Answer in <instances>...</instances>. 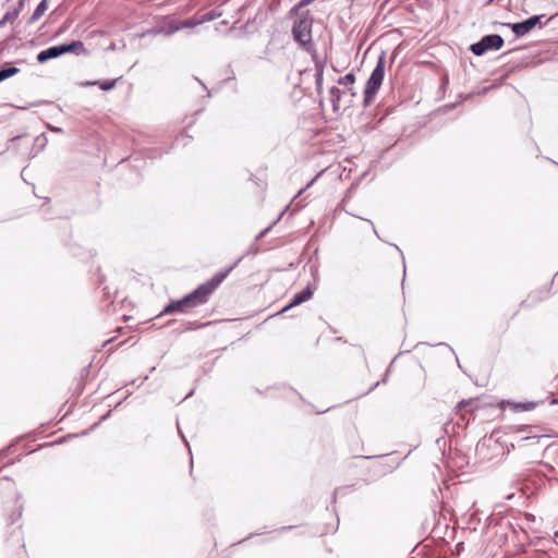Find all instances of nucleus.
I'll list each match as a JSON object with an SVG mask.
<instances>
[{
    "mask_svg": "<svg viewBox=\"0 0 558 558\" xmlns=\"http://www.w3.org/2000/svg\"><path fill=\"white\" fill-rule=\"evenodd\" d=\"M230 269L220 271L206 282L199 284L194 291L182 298L181 300L171 301L162 311L161 314L173 313H191L193 310L206 304L215 290L226 279Z\"/></svg>",
    "mask_w": 558,
    "mask_h": 558,
    "instance_id": "f257e3e1",
    "label": "nucleus"
},
{
    "mask_svg": "<svg viewBox=\"0 0 558 558\" xmlns=\"http://www.w3.org/2000/svg\"><path fill=\"white\" fill-rule=\"evenodd\" d=\"M313 0H301L290 12L291 15L294 16L292 27L293 37L303 47L312 43L313 16L310 10L304 9Z\"/></svg>",
    "mask_w": 558,
    "mask_h": 558,
    "instance_id": "f03ea898",
    "label": "nucleus"
},
{
    "mask_svg": "<svg viewBox=\"0 0 558 558\" xmlns=\"http://www.w3.org/2000/svg\"><path fill=\"white\" fill-rule=\"evenodd\" d=\"M68 52H73L76 54L87 53L84 44L80 40H76V41H72L69 45L53 46L46 50H43L38 53L37 60H38V62L44 63L50 59L58 58L61 54H64Z\"/></svg>",
    "mask_w": 558,
    "mask_h": 558,
    "instance_id": "7ed1b4c3",
    "label": "nucleus"
},
{
    "mask_svg": "<svg viewBox=\"0 0 558 558\" xmlns=\"http://www.w3.org/2000/svg\"><path fill=\"white\" fill-rule=\"evenodd\" d=\"M385 75V60L384 58H379L375 69L373 70L368 81L366 82L365 89H364V105L368 106L372 101L374 96L376 95L377 90L383 84Z\"/></svg>",
    "mask_w": 558,
    "mask_h": 558,
    "instance_id": "20e7f679",
    "label": "nucleus"
},
{
    "mask_svg": "<svg viewBox=\"0 0 558 558\" xmlns=\"http://www.w3.org/2000/svg\"><path fill=\"white\" fill-rule=\"evenodd\" d=\"M504 39L499 35H486L478 43L471 46V51L476 56H482L487 50H498L502 47Z\"/></svg>",
    "mask_w": 558,
    "mask_h": 558,
    "instance_id": "39448f33",
    "label": "nucleus"
},
{
    "mask_svg": "<svg viewBox=\"0 0 558 558\" xmlns=\"http://www.w3.org/2000/svg\"><path fill=\"white\" fill-rule=\"evenodd\" d=\"M541 17L539 15H535L523 22L510 24L511 29L517 36H524L539 23Z\"/></svg>",
    "mask_w": 558,
    "mask_h": 558,
    "instance_id": "423d86ee",
    "label": "nucleus"
},
{
    "mask_svg": "<svg viewBox=\"0 0 558 558\" xmlns=\"http://www.w3.org/2000/svg\"><path fill=\"white\" fill-rule=\"evenodd\" d=\"M538 404H539V402H534V401L513 402L510 400H502L499 402V408L501 410L509 408L510 410H512L514 412H526V411H533Z\"/></svg>",
    "mask_w": 558,
    "mask_h": 558,
    "instance_id": "0eeeda50",
    "label": "nucleus"
},
{
    "mask_svg": "<svg viewBox=\"0 0 558 558\" xmlns=\"http://www.w3.org/2000/svg\"><path fill=\"white\" fill-rule=\"evenodd\" d=\"M313 295V291L311 290L310 287L305 288L303 291L296 293L293 298V300L290 302L289 305H287L282 312H286L294 306H298L300 304H302L303 302L305 301H308Z\"/></svg>",
    "mask_w": 558,
    "mask_h": 558,
    "instance_id": "6e6552de",
    "label": "nucleus"
},
{
    "mask_svg": "<svg viewBox=\"0 0 558 558\" xmlns=\"http://www.w3.org/2000/svg\"><path fill=\"white\" fill-rule=\"evenodd\" d=\"M220 16V13H216L215 11L207 12L199 17L191 19L187 21H184L182 23V27H194L201 23L215 20L216 17Z\"/></svg>",
    "mask_w": 558,
    "mask_h": 558,
    "instance_id": "1a4fd4ad",
    "label": "nucleus"
},
{
    "mask_svg": "<svg viewBox=\"0 0 558 558\" xmlns=\"http://www.w3.org/2000/svg\"><path fill=\"white\" fill-rule=\"evenodd\" d=\"M355 83V76L353 73H348L347 75L340 77L338 80V84L342 85L347 88V90L354 96L355 93L353 92V85Z\"/></svg>",
    "mask_w": 558,
    "mask_h": 558,
    "instance_id": "9d476101",
    "label": "nucleus"
},
{
    "mask_svg": "<svg viewBox=\"0 0 558 558\" xmlns=\"http://www.w3.org/2000/svg\"><path fill=\"white\" fill-rule=\"evenodd\" d=\"M47 10H48V0H41V2L35 9L33 15L31 16L29 22L34 23V22L38 21L45 14V12Z\"/></svg>",
    "mask_w": 558,
    "mask_h": 558,
    "instance_id": "9b49d317",
    "label": "nucleus"
},
{
    "mask_svg": "<svg viewBox=\"0 0 558 558\" xmlns=\"http://www.w3.org/2000/svg\"><path fill=\"white\" fill-rule=\"evenodd\" d=\"M330 100L332 102L333 110L339 109V102L341 99V90L338 87H332L329 92Z\"/></svg>",
    "mask_w": 558,
    "mask_h": 558,
    "instance_id": "f8f14e48",
    "label": "nucleus"
},
{
    "mask_svg": "<svg viewBox=\"0 0 558 558\" xmlns=\"http://www.w3.org/2000/svg\"><path fill=\"white\" fill-rule=\"evenodd\" d=\"M19 71L20 70L17 68H15V66H10V68L0 70V82H2L5 78H9V77L17 74Z\"/></svg>",
    "mask_w": 558,
    "mask_h": 558,
    "instance_id": "ddd939ff",
    "label": "nucleus"
},
{
    "mask_svg": "<svg viewBox=\"0 0 558 558\" xmlns=\"http://www.w3.org/2000/svg\"><path fill=\"white\" fill-rule=\"evenodd\" d=\"M116 83H117V80H112V81H105V82H101V83H92L93 85L95 84H98L99 87L102 89V90H110L112 89L114 86H116Z\"/></svg>",
    "mask_w": 558,
    "mask_h": 558,
    "instance_id": "4468645a",
    "label": "nucleus"
},
{
    "mask_svg": "<svg viewBox=\"0 0 558 558\" xmlns=\"http://www.w3.org/2000/svg\"><path fill=\"white\" fill-rule=\"evenodd\" d=\"M474 399H469V400H462L458 403L457 405V409H458V412H463L466 410V408L469 407H472V404L474 403Z\"/></svg>",
    "mask_w": 558,
    "mask_h": 558,
    "instance_id": "2eb2a0df",
    "label": "nucleus"
},
{
    "mask_svg": "<svg viewBox=\"0 0 558 558\" xmlns=\"http://www.w3.org/2000/svg\"><path fill=\"white\" fill-rule=\"evenodd\" d=\"M21 517V512L19 509H16V512H15V515L11 518V522H14L15 519L20 518Z\"/></svg>",
    "mask_w": 558,
    "mask_h": 558,
    "instance_id": "dca6fc26",
    "label": "nucleus"
},
{
    "mask_svg": "<svg viewBox=\"0 0 558 558\" xmlns=\"http://www.w3.org/2000/svg\"><path fill=\"white\" fill-rule=\"evenodd\" d=\"M322 82V73L318 75V78H317V84L319 85Z\"/></svg>",
    "mask_w": 558,
    "mask_h": 558,
    "instance_id": "f3484780",
    "label": "nucleus"
},
{
    "mask_svg": "<svg viewBox=\"0 0 558 558\" xmlns=\"http://www.w3.org/2000/svg\"><path fill=\"white\" fill-rule=\"evenodd\" d=\"M529 299H532V301H535V300H536V296L529 295Z\"/></svg>",
    "mask_w": 558,
    "mask_h": 558,
    "instance_id": "a211bd4d",
    "label": "nucleus"
},
{
    "mask_svg": "<svg viewBox=\"0 0 558 558\" xmlns=\"http://www.w3.org/2000/svg\"><path fill=\"white\" fill-rule=\"evenodd\" d=\"M526 303H527V300H526V301L521 302V306H524Z\"/></svg>",
    "mask_w": 558,
    "mask_h": 558,
    "instance_id": "6ab92c4d",
    "label": "nucleus"
},
{
    "mask_svg": "<svg viewBox=\"0 0 558 558\" xmlns=\"http://www.w3.org/2000/svg\"><path fill=\"white\" fill-rule=\"evenodd\" d=\"M551 403H553V404H554V403H558V400L553 399Z\"/></svg>",
    "mask_w": 558,
    "mask_h": 558,
    "instance_id": "aec40b11",
    "label": "nucleus"
}]
</instances>
